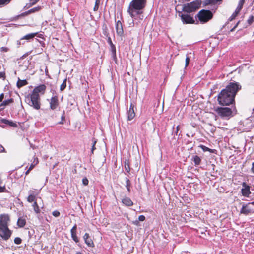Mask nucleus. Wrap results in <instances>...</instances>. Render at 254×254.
I'll list each match as a JSON object with an SVG mask.
<instances>
[{"instance_id": "obj_1", "label": "nucleus", "mask_w": 254, "mask_h": 254, "mask_svg": "<svg viewBox=\"0 0 254 254\" xmlns=\"http://www.w3.org/2000/svg\"><path fill=\"white\" fill-rule=\"evenodd\" d=\"M242 86L238 82H230L221 91L217 97L218 103L222 106H229L235 102V97Z\"/></svg>"}, {"instance_id": "obj_2", "label": "nucleus", "mask_w": 254, "mask_h": 254, "mask_svg": "<svg viewBox=\"0 0 254 254\" xmlns=\"http://www.w3.org/2000/svg\"><path fill=\"white\" fill-rule=\"evenodd\" d=\"M147 0H132L129 3L127 12L132 18L143 13L146 6Z\"/></svg>"}, {"instance_id": "obj_3", "label": "nucleus", "mask_w": 254, "mask_h": 254, "mask_svg": "<svg viewBox=\"0 0 254 254\" xmlns=\"http://www.w3.org/2000/svg\"><path fill=\"white\" fill-rule=\"evenodd\" d=\"M10 218L7 214L0 215V237L4 241L8 240L11 236L12 231L9 228Z\"/></svg>"}, {"instance_id": "obj_4", "label": "nucleus", "mask_w": 254, "mask_h": 254, "mask_svg": "<svg viewBox=\"0 0 254 254\" xmlns=\"http://www.w3.org/2000/svg\"><path fill=\"white\" fill-rule=\"evenodd\" d=\"M201 2L199 0H195L190 3L184 4L183 6V11L187 13L195 12L200 7Z\"/></svg>"}, {"instance_id": "obj_5", "label": "nucleus", "mask_w": 254, "mask_h": 254, "mask_svg": "<svg viewBox=\"0 0 254 254\" xmlns=\"http://www.w3.org/2000/svg\"><path fill=\"white\" fill-rule=\"evenodd\" d=\"M213 13L209 10L202 9L196 15L201 23H206L213 18Z\"/></svg>"}, {"instance_id": "obj_6", "label": "nucleus", "mask_w": 254, "mask_h": 254, "mask_svg": "<svg viewBox=\"0 0 254 254\" xmlns=\"http://www.w3.org/2000/svg\"><path fill=\"white\" fill-rule=\"evenodd\" d=\"M30 101L28 104L36 110H39L41 108L40 97L39 94H36L32 92L29 95Z\"/></svg>"}, {"instance_id": "obj_7", "label": "nucleus", "mask_w": 254, "mask_h": 254, "mask_svg": "<svg viewBox=\"0 0 254 254\" xmlns=\"http://www.w3.org/2000/svg\"><path fill=\"white\" fill-rule=\"evenodd\" d=\"M214 111L222 118L229 117L232 114L231 109L228 107H218L214 109Z\"/></svg>"}, {"instance_id": "obj_8", "label": "nucleus", "mask_w": 254, "mask_h": 254, "mask_svg": "<svg viewBox=\"0 0 254 254\" xmlns=\"http://www.w3.org/2000/svg\"><path fill=\"white\" fill-rule=\"evenodd\" d=\"M50 108L52 110H55L60 107V102L58 95L53 96L49 101Z\"/></svg>"}, {"instance_id": "obj_9", "label": "nucleus", "mask_w": 254, "mask_h": 254, "mask_svg": "<svg viewBox=\"0 0 254 254\" xmlns=\"http://www.w3.org/2000/svg\"><path fill=\"white\" fill-rule=\"evenodd\" d=\"M184 24H193L195 22L193 17L188 14H179Z\"/></svg>"}, {"instance_id": "obj_10", "label": "nucleus", "mask_w": 254, "mask_h": 254, "mask_svg": "<svg viewBox=\"0 0 254 254\" xmlns=\"http://www.w3.org/2000/svg\"><path fill=\"white\" fill-rule=\"evenodd\" d=\"M242 188L241 189L242 195L246 197H249L251 193L250 191V186L248 185L246 182H243L242 184Z\"/></svg>"}, {"instance_id": "obj_11", "label": "nucleus", "mask_w": 254, "mask_h": 254, "mask_svg": "<svg viewBox=\"0 0 254 254\" xmlns=\"http://www.w3.org/2000/svg\"><path fill=\"white\" fill-rule=\"evenodd\" d=\"M254 213V208H252L250 206V203L243 205L241 210L240 213L245 215H247L251 213Z\"/></svg>"}, {"instance_id": "obj_12", "label": "nucleus", "mask_w": 254, "mask_h": 254, "mask_svg": "<svg viewBox=\"0 0 254 254\" xmlns=\"http://www.w3.org/2000/svg\"><path fill=\"white\" fill-rule=\"evenodd\" d=\"M46 90V86L45 84H41L35 87L32 92L36 94H39V93H41L43 95L45 93Z\"/></svg>"}, {"instance_id": "obj_13", "label": "nucleus", "mask_w": 254, "mask_h": 254, "mask_svg": "<svg viewBox=\"0 0 254 254\" xmlns=\"http://www.w3.org/2000/svg\"><path fill=\"white\" fill-rule=\"evenodd\" d=\"M85 243L87 245L88 247L93 248L95 247V244L90 238V235L88 233H86L83 237Z\"/></svg>"}, {"instance_id": "obj_14", "label": "nucleus", "mask_w": 254, "mask_h": 254, "mask_svg": "<svg viewBox=\"0 0 254 254\" xmlns=\"http://www.w3.org/2000/svg\"><path fill=\"white\" fill-rule=\"evenodd\" d=\"M134 107V105L132 103H131L129 108L127 111V119L129 121L132 120L135 116Z\"/></svg>"}, {"instance_id": "obj_15", "label": "nucleus", "mask_w": 254, "mask_h": 254, "mask_svg": "<svg viewBox=\"0 0 254 254\" xmlns=\"http://www.w3.org/2000/svg\"><path fill=\"white\" fill-rule=\"evenodd\" d=\"M116 31L118 35L122 36L124 34L123 25L120 20H118L116 23Z\"/></svg>"}, {"instance_id": "obj_16", "label": "nucleus", "mask_w": 254, "mask_h": 254, "mask_svg": "<svg viewBox=\"0 0 254 254\" xmlns=\"http://www.w3.org/2000/svg\"><path fill=\"white\" fill-rule=\"evenodd\" d=\"M76 231H77V225L76 224H75L73 227L71 228L70 230L71 233V236L73 240L75 243L79 242V238H78L77 235H76Z\"/></svg>"}, {"instance_id": "obj_17", "label": "nucleus", "mask_w": 254, "mask_h": 254, "mask_svg": "<svg viewBox=\"0 0 254 254\" xmlns=\"http://www.w3.org/2000/svg\"><path fill=\"white\" fill-rule=\"evenodd\" d=\"M30 192L31 193L29 195L27 198V201L29 203L36 201V197L39 194V191L36 192L33 190H31Z\"/></svg>"}, {"instance_id": "obj_18", "label": "nucleus", "mask_w": 254, "mask_h": 254, "mask_svg": "<svg viewBox=\"0 0 254 254\" xmlns=\"http://www.w3.org/2000/svg\"><path fill=\"white\" fill-rule=\"evenodd\" d=\"M122 202L125 206L129 207L132 206L133 205V202L132 201L131 199L129 197H126L122 200Z\"/></svg>"}, {"instance_id": "obj_19", "label": "nucleus", "mask_w": 254, "mask_h": 254, "mask_svg": "<svg viewBox=\"0 0 254 254\" xmlns=\"http://www.w3.org/2000/svg\"><path fill=\"white\" fill-rule=\"evenodd\" d=\"M13 102V99L11 98L10 99L4 100L0 104V111L4 109V107L8 105L9 104Z\"/></svg>"}, {"instance_id": "obj_20", "label": "nucleus", "mask_w": 254, "mask_h": 254, "mask_svg": "<svg viewBox=\"0 0 254 254\" xmlns=\"http://www.w3.org/2000/svg\"><path fill=\"white\" fill-rule=\"evenodd\" d=\"M17 224L18 227H23L26 224V219L24 217H21L18 218Z\"/></svg>"}, {"instance_id": "obj_21", "label": "nucleus", "mask_w": 254, "mask_h": 254, "mask_svg": "<svg viewBox=\"0 0 254 254\" xmlns=\"http://www.w3.org/2000/svg\"><path fill=\"white\" fill-rule=\"evenodd\" d=\"M28 84V82L26 80H20L18 79L17 82V86L20 88L24 86H25Z\"/></svg>"}, {"instance_id": "obj_22", "label": "nucleus", "mask_w": 254, "mask_h": 254, "mask_svg": "<svg viewBox=\"0 0 254 254\" xmlns=\"http://www.w3.org/2000/svg\"><path fill=\"white\" fill-rule=\"evenodd\" d=\"M37 34V32L28 34L23 36L21 39L30 40L33 39L35 36H36Z\"/></svg>"}, {"instance_id": "obj_23", "label": "nucleus", "mask_w": 254, "mask_h": 254, "mask_svg": "<svg viewBox=\"0 0 254 254\" xmlns=\"http://www.w3.org/2000/svg\"><path fill=\"white\" fill-rule=\"evenodd\" d=\"M192 160L194 162V165L197 166L200 164L201 159L198 156L195 155L192 157Z\"/></svg>"}, {"instance_id": "obj_24", "label": "nucleus", "mask_w": 254, "mask_h": 254, "mask_svg": "<svg viewBox=\"0 0 254 254\" xmlns=\"http://www.w3.org/2000/svg\"><path fill=\"white\" fill-rule=\"evenodd\" d=\"M39 163V160L38 158L36 157H34L33 158V160L31 164L30 167H29V170H32L35 166H36Z\"/></svg>"}, {"instance_id": "obj_25", "label": "nucleus", "mask_w": 254, "mask_h": 254, "mask_svg": "<svg viewBox=\"0 0 254 254\" xmlns=\"http://www.w3.org/2000/svg\"><path fill=\"white\" fill-rule=\"evenodd\" d=\"M110 50L112 52V55L114 60H116V46L114 44L110 46Z\"/></svg>"}, {"instance_id": "obj_26", "label": "nucleus", "mask_w": 254, "mask_h": 254, "mask_svg": "<svg viewBox=\"0 0 254 254\" xmlns=\"http://www.w3.org/2000/svg\"><path fill=\"white\" fill-rule=\"evenodd\" d=\"M124 167L127 172L129 173L130 171V162L129 160H125L124 162Z\"/></svg>"}, {"instance_id": "obj_27", "label": "nucleus", "mask_w": 254, "mask_h": 254, "mask_svg": "<svg viewBox=\"0 0 254 254\" xmlns=\"http://www.w3.org/2000/svg\"><path fill=\"white\" fill-rule=\"evenodd\" d=\"M33 202L34 203L32 205V207L33 208L34 211L36 214H38L40 212V209L39 206H38V203L36 201H35Z\"/></svg>"}, {"instance_id": "obj_28", "label": "nucleus", "mask_w": 254, "mask_h": 254, "mask_svg": "<svg viewBox=\"0 0 254 254\" xmlns=\"http://www.w3.org/2000/svg\"><path fill=\"white\" fill-rule=\"evenodd\" d=\"M125 181H126V188L127 190V191L129 193L130 192V188H131V186L130 181L127 178H125Z\"/></svg>"}, {"instance_id": "obj_29", "label": "nucleus", "mask_w": 254, "mask_h": 254, "mask_svg": "<svg viewBox=\"0 0 254 254\" xmlns=\"http://www.w3.org/2000/svg\"><path fill=\"white\" fill-rule=\"evenodd\" d=\"M223 0H205V4H215L218 2H221Z\"/></svg>"}, {"instance_id": "obj_30", "label": "nucleus", "mask_w": 254, "mask_h": 254, "mask_svg": "<svg viewBox=\"0 0 254 254\" xmlns=\"http://www.w3.org/2000/svg\"><path fill=\"white\" fill-rule=\"evenodd\" d=\"M239 13H240V11H237V10L236 9L235 12L229 17V20L230 21H232L233 20H234L236 18V17L239 15Z\"/></svg>"}, {"instance_id": "obj_31", "label": "nucleus", "mask_w": 254, "mask_h": 254, "mask_svg": "<svg viewBox=\"0 0 254 254\" xmlns=\"http://www.w3.org/2000/svg\"><path fill=\"white\" fill-rule=\"evenodd\" d=\"M65 111L64 110L63 111V113H62V116H61V121H59L58 124H61V125H63L64 124L65 122Z\"/></svg>"}, {"instance_id": "obj_32", "label": "nucleus", "mask_w": 254, "mask_h": 254, "mask_svg": "<svg viewBox=\"0 0 254 254\" xmlns=\"http://www.w3.org/2000/svg\"><path fill=\"white\" fill-rule=\"evenodd\" d=\"M245 0H239L238 5L236 9L237 10V11H239L240 12L241 11V10H242L244 4L245 3Z\"/></svg>"}, {"instance_id": "obj_33", "label": "nucleus", "mask_w": 254, "mask_h": 254, "mask_svg": "<svg viewBox=\"0 0 254 254\" xmlns=\"http://www.w3.org/2000/svg\"><path fill=\"white\" fill-rule=\"evenodd\" d=\"M245 0H239L238 5L236 9L237 10V11H239L240 12L241 11V10H242L244 4L245 3Z\"/></svg>"}, {"instance_id": "obj_34", "label": "nucleus", "mask_w": 254, "mask_h": 254, "mask_svg": "<svg viewBox=\"0 0 254 254\" xmlns=\"http://www.w3.org/2000/svg\"><path fill=\"white\" fill-rule=\"evenodd\" d=\"M92 148H91V154H93L94 151L96 149L95 145L97 143V140L95 138H92Z\"/></svg>"}, {"instance_id": "obj_35", "label": "nucleus", "mask_w": 254, "mask_h": 254, "mask_svg": "<svg viewBox=\"0 0 254 254\" xmlns=\"http://www.w3.org/2000/svg\"><path fill=\"white\" fill-rule=\"evenodd\" d=\"M2 123L6 124H8L9 125H10L11 127H16L17 126V125L16 123H15L12 121H9L6 119H3Z\"/></svg>"}, {"instance_id": "obj_36", "label": "nucleus", "mask_w": 254, "mask_h": 254, "mask_svg": "<svg viewBox=\"0 0 254 254\" xmlns=\"http://www.w3.org/2000/svg\"><path fill=\"white\" fill-rule=\"evenodd\" d=\"M41 9L40 6H37L34 7L27 11V13H29V14L35 12L39 11Z\"/></svg>"}, {"instance_id": "obj_37", "label": "nucleus", "mask_w": 254, "mask_h": 254, "mask_svg": "<svg viewBox=\"0 0 254 254\" xmlns=\"http://www.w3.org/2000/svg\"><path fill=\"white\" fill-rule=\"evenodd\" d=\"M199 147L201 148L203 151H209L211 153H213V150L209 148L208 147L203 145H200Z\"/></svg>"}, {"instance_id": "obj_38", "label": "nucleus", "mask_w": 254, "mask_h": 254, "mask_svg": "<svg viewBox=\"0 0 254 254\" xmlns=\"http://www.w3.org/2000/svg\"><path fill=\"white\" fill-rule=\"evenodd\" d=\"M145 220V217L144 215H140L138 217V220H136L135 222H133L134 224L136 225H138L139 224V221H144Z\"/></svg>"}, {"instance_id": "obj_39", "label": "nucleus", "mask_w": 254, "mask_h": 254, "mask_svg": "<svg viewBox=\"0 0 254 254\" xmlns=\"http://www.w3.org/2000/svg\"><path fill=\"white\" fill-rule=\"evenodd\" d=\"M100 3V0H95V3L94 7L93 8V10L94 11H97L98 10Z\"/></svg>"}, {"instance_id": "obj_40", "label": "nucleus", "mask_w": 254, "mask_h": 254, "mask_svg": "<svg viewBox=\"0 0 254 254\" xmlns=\"http://www.w3.org/2000/svg\"><path fill=\"white\" fill-rule=\"evenodd\" d=\"M11 0H0V6L2 7L8 4Z\"/></svg>"}, {"instance_id": "obj_41", "label": "nucleus", "mask_w": 254, "mask_h": 254, "mask_svg": "<svg viewBox=\"0 0 254 254\" xmlns=\"http://www.w3.org/2000/svg\"><path fill=\"white\" fill-rule=\"evenodd\" d=\"M254 21V16L253 15H251L247 20V23L248 24V25H251Z\"/></svg>"}, {"instance_id": "obj_42", "label": "nucleus", "mask_w": 254, "mask_h": 254, "mask_svg": "<svg viewBox=\"0 0 254 254\" xmlns=\"http://www.w3.org/2000/svg\"><path fill=\"white\" fill-rule=\"evenodd\" d=\"M66 86V79H65L60 86V90H64Z\"/></svg>"}, {"instance_id": "obj_43", "label": "nucleus", "mask_w": 254, "mask_h": 254, "mask_svg": "<svg viewBox=\"0 0 254 254\" xmlns=\"http://www.w3.org/2000/svg\"><path fill=\"white\" fill-rule=\"evenodd\" d=\"M14 242L15 244L19 245L22 242V240L19 237H16L14 240Z\"/></svg>"}, {"instance_id": "obj_44", "label": "nucleus", "mask_w": 254, "mask_h": 254, "mask_svg": "<svg viewBox=\"0 0 254 254\" xmlns=\"http://www.w3.org/2000/svg\"><path fill=\"white\" fill-rule=\"evenodd\" d=\"M7 191L5 186H0V193L6 192Z\"/></svg>"}, {"instance_id": "obj_45", "label": "nucleus", "mask_w": 254, "mask_h": 254, "mask_svg": "<svg viewBox=\"0 0 254 254\" xmlns=\"http://www.w3.org/2000/svg\"><path fill=\"white\" fill-rule=\"evenodd\" d=\"M88 182H89L88 180L87 179V178L86 177H85L82 179V183L84 185H85V186L88 185Z\"/></svg>"}, {"instance_id": "obj_46", "label": "nucleus", "mask_w": 254, "mask_h": 254, "mask_svg": "<svg viewBox=\"0 0 254 254\" xmlns=\"http://www.w3.org/2000/svg\"><path fill=\"white\" fill-rule=\"evenodd\" d=\"M52 215L57 217H59L60 215V212L57 211V210H55V211H54L53 212H52Z\"/></svg>"}, {"instance_id": "obj_47", "label": "nucleus", "mask_w": 254, "mask_h": 254, "mask_svg": "<svg viewBox=\"0 0 254 254\" xmlns=\"http://www.w3.org/2000/svg\"><path fill=\"white\" fill-rule=\"evenodd\" d=\"M107 37L108 38H107V42L110 45V46H111V45H113L114 44L113 43V42L112 41L111 38L110 36H108V37Z\"/></svg>"}, {"instance_id": "obj_48", "label": "nucleus", "mask_w": 254, "mask_h": 254, "mask_svg": "<svg viewBox=\"0 0 254 254\" xmlns=\"http://www.w3.org/2000/svg\"><path fill=\"white\" fill-rule=\"evenodd\" d=\"M39 0H30V5H33L36 4Z\"/></svg>"}, {"instance_id": "obj_49", "label": "nucleus", "mask_w": 254, "mask_h": 254, "mask_svg": "<svg viewBox=\"0 0 254 254\" xmlns=\"http://www.w3.org/2000/svg\"><path fill=\"white\" fill-rule=\"evenodd\" d=\"M190 62V58L187 57L185 60V66L187 67L189 65Z\"/></svg>"}, {"instance_id": "obj_50", "label": "nucleus", "mask_w": 254, "mask_h": 254, "mask_svg": "<svg viewBox=\"0 0 254 254\" xmlns=\"http://www.w3.org/2000/svg\"><path fill=\"white\" fill-rule=\"evenodd\" d=\"M103 33H104V35L106 36V37L109 36V34L107 31V27H106V26H105V29H103Z\"/></svg>"}, {"instance_id": "obj_51", "label": "nucleus", "mask_w": 254, "mask_h": 254, "mask_svg": "<svg viewBox=\"0 0 254 254\" xmlns=\"http://www.w3.org/2000/svg\"><path fill=\"white\" fill-rule=\"evenodd\" d=\"M5 78V73L4 72H0V78Z\"/></svg>"}, {"instance_id": "obj_52", "label": "nucleus", "mask_w": 254, "mask_h": 254, "mask_svg": "<svg viewBox=\"0 0 254 254\" xmlns=\"http://www.w3.org/2000/svg\"><path fill=\"white\" fill-rule=\"evenodd\" d=\"M2 152H6V151H5L4 148L3 147V146L1 145V144H0V153H2Z\"/></svg>"}, {"instance_id": "obj_53", "label": "nucleus", "mask_w": 254, "mask_h": 254, "mask_svg": "<svg viewBox=\"0 0 254 254\" xmlns=\"http://www.w3.org/2000/svg\"><path fill=\"white\" fill-rule=\"evenodd\" d=\"M240 23V21H239L237 23V24L235 25V26L231 29L230 31L231 32L234 31L235 30V29H236V28L238 26V25Z\"/></svg>"}, {"instance_id": "obj_54", "label": "nucleus", "mask_w": 254, "mask_h": 254, "mask_svg": "<svg viewBox=\"0 0 254 254\" xmlns=\"http://www.w3.org/2000/svg\"><path fill=\"white\" fill-rule=\"evenodd\" d=\"M4 97V93H1L0 95V103L2 101Z\"/></svg>"}, {"instance_id": "obj_55", "label": "nucleus", "mask_w": 254, "mask_h": 254, "mask_svg": "<svg viewBox=\"0 0 254 254\" xmlns=\"http://www.w3.org/2000/svg\"><path fill=\"white\" fill-rule=\"evenodd\" d=\"M29 14L27 13V11H26L25 12L22 13L20 15H18V17L25 16L28 15Z\"/></svg>"}, {"instance_id": "obj_56", "label": "nucleus", "mask_w": 254, "mask_h": 254, "mask_svg": "<svg viewBox=\"0 0 254 254\" xmlns=\"http://www.w3.org/2000/svg\"><path fill=\"white\" fill-rule=\"evenodd\" d=\"M1 51L3 52H7L8 51V48L6 47H1Z\"/></svg>"}, {"instance_id": "obj_57", "label": "nucleus", "mask_w": 254, "mask_h": 254, "mask_svg": "<svg viewBox=\"0 0 254 254\" xmlns=\"http://www.w3.org/2000/svg\"><path fill=\"white\" fill-rule=\"evenodd\" d=\"M252 172L254 173V162L252 163V167L251 168Z\"/></svg>"}, {"instance_id": "obj_58", "label": "nucleus", "mask_w": 254, "mask_h": 254, "mask_svg": "<svg viewBox=\"0 0 254 254\" xmlns=\"http://www.w3.org/2000/svg\"><path fill=\"white\" fill-rule=\"evenodd\" d=\"M31 170H29V168H28V169L25 172V175H27L28 174H29Z\"/></svg>"}, {"instance_id": "obj_59", "label": "nucleus", "mask_w": 254, "mask_h": 254, "mask_svg": "<svg viewBox=\"0 0 254 254\" xmlns=\"http://www.w3.org/2000/svg\"><path fill=\"white\" fill-rule=\"evenodd\" d=\"M179 129H180L179 126H178L176 127V134L178 133V132Z\"/></svg>"}, {"instance_id": "obj_60", "label": "nucleus", "mask_w": 254, "mask_h": 254, "mask_svg": "<svg viewBox=\"0 0 254 254\" xmlns=\"http://www.w3.org/2000/svg\"><path fill=\"white\" fill-rule=\"evenodd\" d=\"M75 254H83V253L80 252H77Z\"/></svg>"}, {"instance_id": "obj_61", "label": "nucleus", "mask_w": 254, "mask_h": 254, "mask_svg": "<svg viewBox=\"0 0 254 254\" xmlns=\"http://www.w3.org/2000/svg\"><path fill=\"white\" fill-rule=\"evenodd\" d=\"M250 205H254V201H253V202H250Z\"/></svg>"}, {"instance_id": "obj_62", "label": "nucleus", "mask_w": 254, "mask_h": 254, "mask_svg": "<svg viewBox=\"0 0 254 254\" xmlns=\"http://www.w3.org/2000/svg\"><path fill=\"white\" fill-rule=\"evenodd\" d=\"M2 182V181L1 179V178H0V184H1Z\"/></svg>"}, {"instance_id": "obj_63", "label": "nucleus", "mask_w": 254, "mask_h": 254, "mask_svg": "<svg viewBox=\"0 0 254 254\" xmlns=\"http://www.w3.org/2000/svg\"><path fill=\"white\" fill-rule=\"evenodd\" d=\"M185 1H190V0H185Z\"/></svg>"}, {"instance_id": "obj_64", "label": "nucleus", "mask_w": 254, "mask_h": 254, "mask_svg": "<svg viewBox=\"0 0 254 254\" xmlns=\"http://www.w3.org/2000/svg\"><path fill=\"white\" fill-rule=\"evenodd\" d=\"M12 254H15L14 253H12Z\"/></svg>"}]
</instances>
